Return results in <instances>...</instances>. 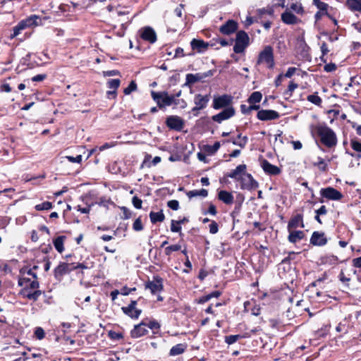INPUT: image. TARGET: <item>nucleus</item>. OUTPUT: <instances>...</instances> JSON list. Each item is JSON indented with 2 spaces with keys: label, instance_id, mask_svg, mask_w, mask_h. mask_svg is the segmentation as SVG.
Returning <instances> with one entry per match:
<instances>
[{
  "label": "nucleus",
  "instance_id": "f257e3e1",
  "mask_svg": "<svg viewBox=\"0 0 361 361\" xmlns=\"http://www.w3.org/2000/svg\"><path fill=\"white\" fill-rule=\"evenodd\" d=\"M312 132L319 137L321 142L329 148L334 147L337 144V137L334 130L325 124L312 126Z\"/></svg>",
  "mask_w": 361,
  "mask_h": 361
},
{
  "label": "nucleus",
  "instance_id": "f03ea898",
  "mask_svg": "<svg viewBox=\"0 0 361 361\" xmlns=\"http://www.w3.org/2000/svg\"><path fill=\"white\" fill-rule=\"evenodd\" d=\"M257 64H266L267 67L269 69L274 68L275 66L274 49L270 45L264 47L258 55Z\"/></svg>",
  "mask_w": 361,
  "mask_h": 361
},
{
  "label": "nucleus",
  "instance_id": "7ed1b4c3",
  "mask_svg": "<svg viewBox=\"0 0 361 361\" xmlns=\"http://www.w3.org/2000/svg\"><path fill=\"white\" fill-rule=\"evenodd\" d=\"M250 44V37L244 30L238 31L235 35L233 51L235 54L244 53Z\"/></svg>",
  "mask_w": 361,
  "mask_h": 361
},
{
  "label": "nucleus",
  "instance_id": "20e7f679",
  "mask_svg": "<svg viewBox=\"0 0 361 361\" xmlns=\"http://www.w3.org/2000/svg\"><path fill=\"white\" fill-rule=\"evenodd\" d=\"M38 20H40L39 17L36 15H33L25 18V20L20 21L15 27H13V32L11 34V38L13 39L17 37L22 30L26 29L27 27L37 25Z\"/></svg>",
  "mask_w": 361,
  "mask_h": 361
},
{
  "label": "nucleus",
  "instance_id": "39448f33",
  "mask_svg": "<svg viewBox=\"0 0 361 361\" xmlns=\"http://www.w3.org/2000/svg\"><path fill=\"white\" fill-rule=\"evenodd\" d=\"M151 95L154 101L156 102L157 106L160 109H162L166 106H171L173 104V102H174V97L169 95L166 91H152Z\"/></svg>",
  "mask_w": 361,
  "mask_h": 361
},
{
  "label": "nucleus",
  "instance_id": "423d86ee",
  "mask_svg": "<svg viewBox=\"0 0 361 361\" xmlns=\"http://www.w3.org/2000/svg\"><path fill=\"white\" fill-rule=\"evenodd\" d=\"M233 97L227 94L214 97L213 99L212 107L216 110L232 107L231 104L233 102Z\"/></svg>",
  "mask_w": 361,
  "mask_h": 361
},
{
  "label": "nucleus",
  "instance_id": "0eeeda50",
  "mask_svg": "<svg viewBox=\"0 0 361 361\" xmlns=\"http://www.w3.org/2000/svg\"><path fill=\"white\" fill-rule=\"evenodd\" d=\"M239 180H240V188L243 190H251L258 187L257 182L250 173H244L240 176Z\"/></svg>",
  "mask_w": 361,
  "mask_h": 361
},
{
  "label": "nucleus",
  "instance_id": "6e6552de",
  "mask_svg": "<svg viewBox=\"0 0 361 361\" xmlns=\"http://www.w3.org/2000/svg\"><path fill=\"white\" fill-rule=\"evenodd\" d=\"M145 288L149 289L152 294L159 293L163 289V279L159 276H155L152 281L146 283Z\"/></svg>",
  "mask_w": 361,
  "mask_h": 361
},
{
  "label": "nucleus",
  "instance_id": "1a4fd4ad",
  "mask_svg": "<svg viewBox=\"0 0 361 361\" xmlns=\"http://www.w3.org/2000/svg\"><path fill=\"white\" fill-rule=\"evenodd\" d=\"M320 194L323 197L331 200H340L343 197L341 192L332 187L322 188Z\"/></svg>",
  "mask_w": 361,
  "mask_h": 361
},
{
  "label": "nucleus",
  "instance_id": "9d476101",
  "mask_svg": "<svg viewBox=\"0 0 361 361\" xmlns=\"http://www.w3.org/2000/svg\"><path fill=\"white\" fill-rule=\"evenodd\" d=\"M72 266L73 264L60 262L59 264L54 270V275L55 279L57 280H61L64 275L71 272L73 271Z\"/></svg>",
  "mask_w": 361,
  "mask_h": 361
},
{
  "label": "nucleus",
  "instance_id": "9b49d317",
  "mask_svg": "<svg viewBox=\"0 0 361 361\" xmlns=\"http://www.w3.org/2000/svg\"><path fill=\"white\" fill-rule=\"evenodd\" d=\"M137 301L132 300L127 307H122L121 310L123 313L132 319H137L142 310L136 308Z\"/></svg>",
  "mask_w": 361,
  "mask_h": 361
},
{
  "label": "nucleus",
  "instance_id": "f8f14e48",
  "mask_svg": "<svg viewBox=\"0 0 361 361\" xmlns=\"http://www.w3.org/2000/svg\"><path fill=\"white\" fill-rule=\"evenodd\" d=\"M257 117L259 120L267 121L276 120L280 117L279 112L271 110V109H262L259 110L257 114Z\"/></svg>",
  "mask_w": 361,
  "mask_h": 361
},
{
  "label": "nucleus",
  "instance_id": "ddd939ff",
  "mask_svg": "<svg viewBox=\"0 0 361 361\" xmlns=\"http://www.w3.org/2000/svg\"><path fill=\"white\" fill-rule=\"evenodd\" d=\"M235 111L233 107H228L226 109H224L220 113L214 115L212 117V119L215 122L221 123L223 121L227 120L233 117L235 115Z\"/></svg>",
  "mask_w": 361,
  "mask_h": 361
},
{
  "label": "nucleus",
  "instance_id": "4468645a",
  "mask_svg": "<svg viewBox=\"0 0 361 361\" xmlns=\"http://www.w3.org/2000/svg\"><path fill=\"white\" fill-rule=\"evenodd\" d=\"M166 126L172 130L180 131L183 128V121L178 116H169L166 121Z\"/></svg>",
  "mask_w": 361,
  "mask_h": 361
},
{
  "label": "nucleus",
  "instance_id": "2eb2a0df",
  "mask_svg": "<svg viewBox=\"0 0 361 361\" xmlns=\"http://www.w3.org/2000/svg\"><path fill=\"white\" fill-rule=\"evenodd\" d=\"M313 4L319 9V11H317L314 15L316 22L319 21L322 16H329V5L326 3L321 1L320 0H313Z\"/></svg>",
  "mask_w": 361,
  "mask_h": 361
},
{
  "label": "nucleus",
  "instance_id": "dca6fc26",
  "mask_svg": "<svg viewBox=\"0 0 361 361\" xmlns=\"http://www.w3.org/2000/svg\"><path fill=\"white\" fill-rule=\"evenodd\" d=\"M140 37L143 40L147 41L151 44H153L157 41V34L151 27H145L140 30Z\"/></svg>",
  "mask_w": 361,
  "mask_h": 361
},
{
  "label": "nucleus",
  "instance_id": "f3484780",
  "mask_svg": "<svg viewBox=\"0 0 361 361\" xmlns=\"http://www.w3.org/2000/svg\"><path fill=\"white\" fill-rule=\"evenodd\" d=\"M213 75L212 71H208L206 73H199L196 74L189 73L186 75V83L185 85L194 84L196 82L202 80L207 77L212 76Z\"/></svg>",
  "mask_w": 361,
  "mask_h": 361
},
{
  "label": "nucleus",
  "instance_id": "a211bd4d",
  "mask_svg": "<svg viewBox=\"0 0 361 361\" xmlns=\"http://www.w3.org/2000/svg\"><path fill=\"white\" fill-rule=\"evenodd\" d=\"M238 30V23L233 20H228L219 27V31L226 35L235 32Z\"/></svg>",
  "mask_w": 361,
  "mask_h": 361
},
{
  "label": "nucleus",
  "instance_id": "6ab92c4d",
  "mask_svg": "<svg viewBox=\"0 0 361 361\" xmlns=\"http://www.w3.org/2000/svg\"><path fill=\"white\" fill-rule=\"evenodd\" d=\"M147 333V323L142 322L134 326L133 329L130 331V335L132 338H137L146 335Z\"/></svg>",
  "mask_w": 361,
  "mask_h": 361
},
{
  "label": "nucleus",
  "instance_id": "aec40b11",
  "mask_svg": "<svg viewBox=\"0 0 361 361\" xmlns=\"http://www.w3.org/2000/svg\"><path fill=\"white\" fill-rule=\"evenodd\" d=\"M310 243L317 246H323L327 243V238L325 237L324 233L314 231L310 238Z\"/></svg>",
  "mask_w": 361,
  "mask_h": 361
},
{
  "label": "nucleus",
  "instance_id": "412c9836",
  "mask_svg": "<svg viewBox=\"0 0 361 361\" xmlns=\"http://www.w3.org/2000/svg\"><path fill=\"white\" fill-rule=\"evenodd\" d=\"M20 294L24 298L32 300L33 301H37L39 297L42 294V291L40 290L31 291V289H29L28 287H24V288L20 291Z\"/></svg>",
  "mask_w": 361,
  "mask_h": 361
},
{
  "label": "nucleus",
  "instance_id": "4be33fe9",
  "mask_svg": "<svg viewBox=\"0 0 361 361\" xmlns=\"http://www.w3.org/2000/svg\"><path fill=\"white\" fill-rule=\"evenodd\" d=\"M190 46L192 50H196L199 53H203L207 50L209 44L202 39H193L190 42Z\"/></svg>",
  "mask_w": 361,
  "mask_h": 361
},
{
  "label": "nucleus",
  "instance_id": "5701e85b",
  "mask_svg": "<svg viewBox=\"0 0 361 361\" xmlns=\"http://www.w3.org/2000/svg\"><path fill=\"white\" fill-rule=\"evenodd\" d=\"M262 167L264 171L269 175H278L281 173V169L278 166L271 164L266 159L262 161Z\"/></svg>",
  "mask_w": 361,
  "mask_h": 361
},
{
  "label": "nucleus",
  "instance_id": "b1692460",
  "mask_svg": "<svg viewBox=\"0 0 361 361\" xmlns=\"http://www.w3.org/2000/svg\"><path fill=\"white\" fill-rule=\"evenodd\" d=\"M281 20L287 25H295L301 22L298 18L288 11L281 14Z\"/></svg>",
  "mask_w": 361,
  "mask_h": 361
},
{
  "label": "nucleus",
  "instance_id": "393cba45",
  "mask_svg": "<svg viewBox=\"0 0 361 361\" xmlns=\"http://www.w3.org/2000/svg\"><path fill=\"white\" fill-rule=\"evenodd\" d=\"M209 101V95H202L200 94H197L195 96L194 103L196 106H197L198 109H204L207 107V104Z\"/></svg>",
  "mask_w": 361,
  "mask_h": 361
},
{
  "label": "nucleus",
  "instance_id": "a878e982",
  "mask_svg": "<svg viewBox=\"0 0 361 361\" xmlns=\"http://www.w3.org/2000/svg\"><path fill=\"white\" fill-rule=\"evenodd\" d=\"M219 199L226 204H231L233 202V195L226 190H221L218 193Z\"/></svg>",
  "mask_w": 361,
  "mask_h": 361
},
{
  "label": "nucleus",
  "instance_id": "bb28decb",
  "mask_svg": "<svg viewBox=\"0 0 361 361\" xmlns=\"http://www.w3.org/2000/svg\"><path fill=\"white\" fill-rule=\"evenodd\" d=\"M246 165L245 164H240L238 165L234 170H233L228 176L231 178L239 180L240 178L238 177L239 175L242 174V176L245 173Z\"/></svg>",
  "mask_w": 361,
  "mask_h": 361
},
{
  "label": "nucleus",
  "instance_id": "cd10ccee",
  "mask_svg": "<svg viewBox=\"0 0 361 361\" xmlns=\"http://www.w3.org/2000/svg\"><path fill=\"white\" fill-rule=\"evenodd\" d=\"M289 232L290 233L288 237V239L292 243H295L298 241L303 239L305 237V233L302 231H290Z\"/></svg>",
  "mask_w": 361,
  "mask_h": 361
},
{
  "label": "nucleus",
  "instance_id": "c85d7f7f",
  "mask_svg": "<svg viewBox=\"0 0 361 361\" xmlns=\"http://www.w3.org/2000/svg\"><path fill=\"white\" fill-rule=\"evenodd\" d=\"M301 224V227H304V225L302 224V216L300 214H298L295 216H294L293 219H290V221L288 222V228L290 231L292 228H298Z\"/></svg>",
  "mask_w": 361,
  "mask_h": 361
},
{
  "label": "nucleus",
  "instance_id": "c756f323",
  "mask_svg": "<svg viewBox=\"0 0 361 361\" xmlns=\"http://www.w3.org/2000/svg\"><path fill=\"white\" fill-rule=\"evenodd\" d=\"M149 216L152 224L163 222L165 219V216L162 210L158 212H151L149 214Z\"/></svg>",
  "mask_w": 361,
  "mask_h": 361
},
{
  "label": "nucleus",
  "instance_id": "7c9ffc66",
  "mask_svg": "<svg viewBox=\"0 0 361 361\" xmlns=\"http://www.w3.org/2000/svg\"><path fill=\"white\" fill-rule=\"evenodd\" d=\"M186 349L185 344L183 343H178L174 346H173L170 350V355L171 356H176L180 355L185 352Z\"/></svg>",
  "mask_w": 361,
  "mask_h": 361
},
{
  "label": "nucleus",
  "instance_id": "2f4dec72",
  "mask_svg": "<svg viewBox=\"0 0 361 361\" xmlns=\"http://www.w3.org/2000/svg\"><path fill=\"white\" fill-rule=\"evenodd\" d=\"M346 6L352 11H361V0H346Z\"/></svg>",
  "mask_w": 361,
  "mask_h": 361
},
{
  "label": "nucleus",
  "instance_id": "473e14b6",
  "mask_svg": "<svg viewBox=\"0 0 361 361\" xmlns=\"http://www.w3.org/2000/svg\"><path fill=\"white\" fill-rule=\"evenodd\" d=\"M66 237L63 235L58 236L56 238H55L53 241L54 245L56 248V250L59 252L61 253L64 250L63 247V243Z\"/></svg>",
  "mask_w": 361,
  "mask_h": 361
},
{
  "label": "nucleus",
  "instance_id": "72a5a7b5",
  "mask_svg": "<svg viewBox=\"0 0 361 361\" xmlns=\"http://www.w3.org/2000/svg\"><path fill=\"white\" fill-rule=\"evenodd\" d=\"M208 195V191L206 189H201L200 190H193L187 192V196L189 198L195 197L197 196H201L202 197H206Z\"/></svg>",
  "mask_w": 361,
  "mask_h": 361
},
{
  "label": "nucleus",
  "instance_id": "f704fd0d",
  "mask_svg": "<svg viewBox=\"0 0 361 361\" xmlns=\"http://www.w3.org/2000/svg\"><path fill=\"white\" fill-rule=\"evenodd\" d=\"M250 106L245 104L240 105V110L243 114H249L252 110H259L260 106L256 104H250Z\"/></svg>",
  "mask_w": 361,
  "mask_h": 361
},
{
  "label": "nucleus",
  "instance_id": "c9c22d12",
  "mask_svg": "<svg viewBox=\"0 0 361 361\" xmlns=\"http://www.w3.org/2000/svg\"><path fill=\"white\" fill-rule=\"evenodd\" d=\"M220 146H221L220 142H214V144L213 145H204V150L207 154L212 155V154H214L218 151V149L220 148Z\"/></svg>",
  "mask_w": 361,
  "mask_h": 361
},
{
  "label": "nucleus",
  "instance_id": "e433bc0d",
  "mask_svg": "<svg viewBox=\"0 0 361 361\" xmlns=\"http://www.w3.org/2000/svg\"><path fill=\"white\" fill-rule=\"evenodd\" d=\"M262 98V94L260 92L256 91L252 92L247 99L249 104H257L260 102Z\"/></svg>",
  "mask_w": 361,
  "mask_h": 361
},
{
  "label": "nucleus",
  "instance_id": "4c0bfd02",
  "mask_svg": "<svg viewBox=\"0 0 361 361\" xmlns=\"http://www.w3.org/2000/svg\"><path fill=\"white\" fill-rule=\"evenodd\" d=\"M241 338H243V336H241L240 334L227 336L225 337V342L228 345H231V344L235 343L237 341H238Z\"/></svg>",
  "mask_w": 361,
  "mask_h": 361
},
{
  "label": "nucleus",
  "instance_id": "58836bf2",
  "mask_svg": "<svg viewBox=\"0 0 361 361\" xmlns=\"http://www.w3.org/2000/svg\"><path fill=\"white\" fill-rule=\"evenodd\" d=\"M121 80L119 79H110L107 81L106 85L108 88L111 90H117L120 86Z\"/></svg>",
  "mask_w": 361,
  "mask_h": 361
},
{
  "label": "nucleus",
  "instance_id": "ea45409f",
  "mask_svg": "<svg viewBox=\"0 0 361 361\" xmlns=\"http://www.w3.org/2000/svg\"><path fill=\"white\" fill-rule=\"evenodd\" d=\"M317 159V162L313 163V165L318 166L319 170L322 171H326L327 164L324 161V159L322 157H318Z\"/></svg>",
  "mask_w": 361,
  "mask_h": 361
},
{
  "label": "nucleus",
  "instance_id": "a19ab883",
  "mask_svg": "<svg viewBox=\"0 0 361 361\" xmlns=\"http://www.w3.org/2000/svg\"><path fill=\"white\" fill-rule=\"evenodd\" d=\"M52 207V204L50 202H44L35 206V209L37 211L49 210Z\"/></svg>",
  "mask_w": 361,
  "mask_h": 361
},
{
  "label": "nucleus",
  "instance_id": "79ce46f5",
  "mask_svg": "<svg viewBox=\"0 0 361 361\" xmlns=\"http://www.w3.org/2000/svg\"><path fill=\"white\" fill-rule=\"evenodd\" d=\"M137 90V84L135 81L132 80L128 86L126 87L123 90V92L126 95L130 94L133 91H135Z\"/></svg>",
  "mask_w": 361,
  "mask_h": 361
},
{
  "label": "nucleus",
  "instance_id": "37998d69",
  "mask_svg": "<svg viewBox=\"0 0 361 361\" xmlns=\"http://www.w3.org/2000/svg\"><path fill=\"white\" fill-rule=\"evenodd\" d=\"M181 249V246L178 244L172 245L170 246H168L165 248V254L166 255H171L172 252L178 251Z\"/></svg>",
  "mask_w": 361,
  "mask_h": 361
},
{
  "label": "nucleus",
  "instance_id": "c03bdc74",
  "mask_svg": "<svg viewBox=\"0 0 361 361\" xmlns=\"http://www.w3.org/2000/svg\"><path fill=\"white\" fill-rule=\"evenodd\" d=\"M109 337L114 341H119L123 338V335L121 332H116L114 331H109L108 332Z\"/></svg>",
  "mask_w": 361,
  "mask_h": 361
},
{
  "label": "nucleus",
  "instance_id": "a18cd8bd",
  "mask_svg": "<svg viewBox=\"0 0 361 361\" xmlns=\"http://www.w3.org/2000/svg\"><path fill=\"white\" fill-rule=\"evenodd\" d=\"M307 99L310 102L318 106L322 103V99L317 94H310L307 96Z\"/></svg>",
  "mask_w": 361,
  "mask_h": 361
},
{
  "label": "nucleus",
  "instance_id": "49530a36",
  "mask_svg": "<svg viewBox=\"0 0 361 361\" xmlns=\"http://www.w3.org/2000/svg\"><path fill=\"white\" fill-rule=\"evenodd\" d=\"M290 9L298 14H303L305 11L301 4L293 3L290 5Z\"/></svg>",
  "mask_w": 361,
  "mask_h": 361
},
{
  "label": "nucleus",
  "instance_id": "de8ad7c7",
  "mask_svg": "<svg viewBox=\"0 0 361 361\" xmlns=\"http://www.w3.org/2000/svg\"><path fill=\"white\" fill-rule=\"evenodd\" d=\"M147 328L152 329L154 333H157L160 329V324L155 320L150 321L149 324H147Z\"/></svg>",
  "mask_w": 361,
  "mask_h": 361
},
{
  "label": "nucleus",
  "instance_id": "09e8293b",
  "mask_svg": "<svg viewBox=\"0 0 361 361\" xmlns=\"http://www.w3.org/2000/svg\"><path fill=\"white\" fill-rule=\"evenodd\" d=\"M258 15L262 17L264 15L272 16L274 14V9L272 8H263L257 11Z\"/></svg>",
  "mask_w": 361,
  "mask_h": 361
},
{
  "label": "nucleus",
  "instance_id": "8fccbe9b",
  "mask_svg": "<svg viewBox=\"0 0 361 361\" xmlns=\"http://www.w3.org/2000/svg\"><path fill=\"white\" fill-rule=\"evenodd\" d=\"M171 231L173 233H179V235L180 236L183 235V233H181V227L180 226V225H177V222L176 220H171Z\"/></svg>",
  "mask_w": 361,
  "mask_h": 361
},
{
  "label": "nucleus",
  "instance_id": "3c124183",
  "mask_svg": "<svg viewBox=\"0 0 361 361\" xmlns=\"http://www.w3.org/2000/svg\"><path fill=\"white\" fill-rule=\"evenodd\" d=\"M133 229L135 231H141L143 230V226L142 224L141 218L138 217L136 219L133 224Z\"/></svg>",
  "mask_w": 361,
  "mask_h": 361
},
{
  "label": "nucleus",
  "instance_id": "603ef678",
  "mask_svg": "<svg viewBox=\"0 0 361 361\" xmlns=\"http://www.w3.org/2000/svg\"><path fill=\"white\" fill-rule=\"evenodd\" d=\"M350 146L353 150L361 152V142L356 140H351Z\"/></svg>",
  "mask_w": 361,
  "mask_h": 361
},
{
  "label": "nucleus",
  "instance_id": "864d4df0",
  "mask_svg": "<svg viewBox=\"0 0 361 361\" xmlns=\"http://www.w3.org/2000/svg\"><path fill=\"white\" fill-rule=\"evenodd\" d=\"M35 336L39 340L43 339L44 338V336H45V333H44V329L42 327H37V328H35Z\"/></svg>",
  "mask_w": 361,
  "mask_h": 361
},
{
  "label": "nucleus",
  "instance_id": "5fc2aeb1",
  "mask_svg": "<svg viewBox=\"0 0 361 361\" xmlns=\"http://www.w3.org/2000/svg\"><path fill=\"white\" fill-rule=\"evenodd\" d=\"M247 137L246 136L243 137L242 141L238 142L235 139L228 140V142H231L234 145H238L241 147H244L247 143Z\"/></svg>",
  "mask_w": 361,
  "mask_h": 361
},
{
  "label": "nucleus",
  "instance_id": "6e6d98bb",
  "mask_svg": "<svg viewBox=\"0 0 361 361\" xmlns=\"http://www.w3.org/2000/svg\"><path fill=\"white\" fill-rule=\"evenodd\" d=\"M25 287H28L29 289H31V290H39V283L37 279H35L32 281L30 280V282H27V284L26 285Z\"/></svg>",
  "mask_w": 361,
  "mask_h": 361
},
{
  "label": "nucleus",
  "instance_id": "4d7b16f0",
  "mask_svg": "<svg viewBox=\"0 0 361 361\" xmlns=\"http://www.w3.org/2000/svg\"><path fill=\"white\" fill-rule=\"evenodd\" d=\"M167 206L170 209L176 211L179 209V202L178 200H169L167 202Z\"/></svg>",
  "mask_w": 361,
  "mask_h": 361
},
{
  "label": "nucleus",
  "instance_id": "13d9d810",
  "mask_svg": "<svg viewBox=\"0 0 361 361\" xmlns=\"http://www.w3.org/2000/svg\"><path fill=\"white\" fill-rule=\"evenodd\" d=\"M209 227V232L212 234H216L219 231V226H218V224L215 221H212Z\"/></svg>",
  "mask_w": 361,
  "mask_h": 361
},
{
  "label": "nucleus",
  "instance_id": "bf43d9fd",
  "mask_svg": "<svg viewBox=\"0 0 361 361\" xmlns=\"http://www.w3.org/2000/svg\"><path fill=\"white\" fill-rule=\"evenodd\" d=\"M174 97V102H173V104L176 106H179L181 109H185L187 106V102L184 99H176V96Z\"/></svg>",
  "mask_w": 361,
  "mask_h": 361
},
{
  "label": "nucleus",
  "instance_id": "052dcab7",
  "mask_svg": "<svg viewBox=\"0 0 361 361\" xmlns=\"http://www.w3.org/2000/svg\"><path fill=\"white\" fill-rule=\"evenodd\" d=\"M132 203H133V206L135 207V208L138 209L142 208V200L138 198L137 196H134L132 198Z\"/></svg>",
  "mask_w": 361,
  "mask_h": 361
},
{
  "label": "nucleus",
  "instance_id": "680f3d73",
  "mask_svg": "<svg viewBox=\"0 0 361 361\" xmlns=\"http://www.w3.org/2000/svg\"><path fill=\"white\" fill-rule=\"evenodd\" d=\"M122 212H123V216L122 218L123 219H128L132 216V212L126 207H122L121 208Z\"/></svg>",
  "mask_w": 361,
  "mask_h": 361
},
{
  "label": "nucleus",
  "instance_id": "e2e57ef3",
  "mask_svg": "<svg viewBox=\"0 0 361 361\" xmlns=\"http://www.w3.org/2000/svg\"><path fill=\"white\" fill-rule=\"evenodd\" d=\"M336 65L334 63H326L324 66V71L327 72V73H330V72H333L334 71H336Z\"/></svg>",
  "mask_w": 361,
  "mask_h": 361
},
{
  "label": "nucleus",
  "instance_id": "0e129e2a",
  "mask_svg": "<svg viewBox=\"0 0 361 361\" xmlns=\"http://www.w3.org/2000/svg\"><path fill=\"white\" fill-rule=\"evenodd\" d=\"M298 85L297 83H295L293 82H290L288 87V89L286 91V94H289V95H291L292 94V92L296 89L298 88Z\"/></svg>",
  "mask_w": 361,
  "mask_h": 361
},
{
  "label": "nucleus",
  "instance_id": "69168bd1",
  "mask_svg": "<svg viewBox=\"0 0 361 361\" xmlns=\"http://www.w3.org/2000/svg\"><path fill=\"white\" fill-rule=\"evenodd\" d=\"M66 158L72 163H80L82 161V155H78L76 157L67 156Z\"/></svg>",
  "mask_w": 361,
  "mask_h": 361
},
{
  "label": "nucleus",
  "instance_id": "338daca9",
  "mask_svg": "<svg viewBox=\"0 0 361 361\" xmlns=\"http://www.w3.org/2000/svg\"><path fill=\"white\" fill-rule=\"evenodd\" d=\"M72 268L73 271L77 269H90V267L88 266V264L86 263H77L76 265H74V264H73Z\"/></svg>",
  "mask_w": 361,
  "mask_h": 361
},
{
  "label": "nucleus",
  "instance_id": "774afa93",
  "mask_svg": "<svg viewBox=\"0 0 361 361\" xmlns=\"http://www.w3.org/2000/svg\"><path fill=\"white\" fill-rule=\"evenodd\" d=\"M336 330L338 332H343L344 334H346L348 330V326L345 324H343L342 323H339L336 326Z\"/></svg>",
  "mask_w": 361,
  "mask_h": 361
}]
</instances>
